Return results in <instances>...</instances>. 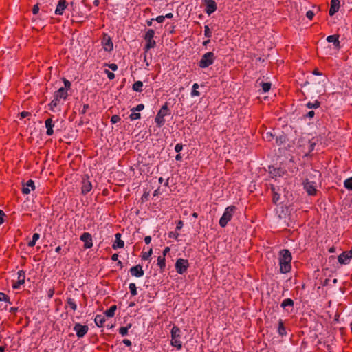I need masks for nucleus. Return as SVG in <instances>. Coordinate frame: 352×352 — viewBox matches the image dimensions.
Here are the masks:
<instances>
[{"label": "nucleus", "mask_w": 352, "mask_h": 352, "mask_svg": "<svg viewBox=\"0 0 352 352\" xmlns=\"http://www.w3.org/2000/svg\"><path fill=\"white\" fill-rule=\"evenodd\" d=\"M5 216L4 212L0 210V225L3 223V217Z\"/></svg>", "instance_id": "e2e57ef3"}, {"label": "nucleus", "mask_w": 352, "mask_h": 352, "mask_svg": "<svg viewBox=\"0 0 352 352\" xmlns=\"http://www.w3.org/2000/svg\"><path fill=\"white\" fill-rule=\"evenodd\" d=\"M204 35L207 38H210L212 36V31L210 30L208 25L204 26Z\"/></svg>", "instance_id": "c03bdc74"}, {"label": "nucleus", "mask_w": 352, "mask_h": 352, "mask_svg": "<svg viewBox=\"0 0 352 352\" xmlns=\"http://www.w3.org/2000/svg\"><path fill=\"white\" fill-rule=\"evenodd\" d=\"M38 11H39L38 6V5L34 6L33 9H32L33 14H36L38 12Z\"/></svg>", "instance_id": "680f3d73"}, {"label": "nucleus", "mask_w": 352, "mask_h": 352, "mask_svg": "<svg viewBox=\"0 0 352 352\" xmlns=\"http://www.w3.org/2000/svg\"><path fill=\"white\" fill-rule=\"evenodd\" d=\"M157 265L160 269H164L166 266V259L164 256H159L157 257Z\"/></svg>", "instance_id": "7c9ffc66"}, {"label": "nucleus", "mask_w": 352, "mask_h": 352, "mask_svg": "<svg viewBox=\"0 0 352 352\" xmlns=\"http://www.w3.org/2000/svg\"><path fill=\"white\" fill-rule=\"evenodd\" d=\"M63 82L65 85L63 88H65L66 90L68 91L71 87V82L65 78L63 79Z\"/></svg>", "instance_id": "3c124183"}, {"label": "nucleus", "mask_w": 352, "mask_h": 352, "mask_svg": "<svg viewBox=\"0 0 352 352\" xmlns=\"http://www.w3.org/2000/svg\"><path fill=\"white\" fill-rule=\"evenodd\" d=\"M130 273L133 276L142 277L144 276V270L140 265H137L130 269Z\"/></svg>", "instance_id": "f3484780"}, {"label": "nucleus", "mask_w": 352, "mask_h": 352, "mask_svg": "<svg viewBox=\"0 0 352 352\" xmlns=\"http://www.w3.org/2000/svg\"><path fill=\"white\" fill-rule=\"evenodd\" d=\"M94 322L98 327H101L103 326L105 322V318L102 315H96L94 319Z\"/></svg>", "instance_id": "bb28decb"}, {"label": "nucleus", "mask_w": 352, "mask_h": 352, "mask_svg": "<svg viewBox=\"0 0 352 352\" xmlns=\"http://www.w3.org/2000/svg\"><path fill=\"white\" fill-rule=\"evenodd\" d=\"M88 327L86 325H82L80 324H75L74 330L76 333V336L78 338H82L88 331Z\"/></svg>", "instance_id": "f8f14e48"}, {"label": "nucleus", "mask_w": 352, "mask_h": 352, "mask_svg": "<svg viewBox=\"0 0 352 352\" xmlns=\"http://www.w3.org/2000/svg\"><path fill=\"white\" fill-rule=\"evenodd\" d=\"M67 7V2L65 0H60L58 3L55 10V14L57 15H62Z\"/></svg>", "instance_id": "aec40b11"}, {"label": "nucleus", "mask_w": 352, "mask_h": 352, "mask_svg": "<svg viewBox=\"0 0 352 352\" xmlns=\"http://www.w3.org/2000/svg\"><path fill=\"white\" fill-rule=\"evenodd\" d=\"M183 226H184V223H183L182 221H179L177 223L176 229L179 230L182 228Z\"/></svg>", "instance_id": "bf43d9fd"}, {"label": "nucleus", "mask_w": 352, "mask_h": 352, "mask_svg": "<svg viewBox=\"0 0 352 352\" xmlns=\"http://www.w3.org/2000/svg\"><path fill=\"white\" fill-rule=\"evenodd\" d=\"M123 343L127 346H131V342L128 339H124Z\"/></svg>", "instance_id": "338daca9"}, {"label": "nucleus", "mask_w": 352, "mask_h": 352, "mask_svg": "<svg viewBox=\"0 0 352 352\" xmlns=\"http://www.w3.org/2000/svg\"><path fill=\"white\" fill-rule=\"evenodd\" d=\"M170 249L169 247H166L164 250H163V255L162 256H166V255L170 252Z\"/></svg>", "instance_id": "0e129e2a"}, {"label": "nucleus", "mask_w": 352, "mask_h": 352, "mask_svg": "<svg viewBox=\"0 0 352 352\" xmlns=\"http://www.w3.org/2000/svg\"><path fill=\"white\" fill-rule=\"evenodd\" d=\"M132 111V113L129 116V118L131 120H138L140 118L141 116H140V113L135 111Z\"/></svg>", "instance_id": "a19ab883"}, {"label": "nucleus", "mask_w": 352, "mask_h": 352, "mask_svg": "<svg viewBox=\"0 0 352 352\" xmlns=\"http://www.w3.org/2000/svg\"><path fill=\"white\" fill-rule=\"evenodd\" d=\"M143 82L142 81H135L133 85V89L138 92L142 91Z\"/></svg>", "instance_id": "c85d7f7f"}, {"label": "nucleus", "mask_w": 352, "mask_h": 352, "mask_svg": "<svg viewBox=\"0 0 352 352\" xmlns=\"http://www.w3.org/2000/svg\"><path fill=\"white\" fill-rule=\"evenodd\" d=\"M344 186L350 190H352V177L344 180Z\"/></svg>", "instance_id": "c9c22d12"}, {"label": "nucleus", "mask_w": 352, "mask_h": 352, "mask_svg": "<svg viewBox=\"0 0 352 352\" xmlns=\"http://www.w3.org/2000/svg\"><path fill=\"white\" fill-rule=\"evenodd\" d=\"M144 242L146 244H149L151 242V237L150 236H147L144 238Z\"/></svg>", "instance_id": "69168bd1"}, {"label": "nucleus", "mask_w": 352, "mask_h": 352, "mask_svg": "<svg viewBox=\"0 0 352 352\" xmlns=\"http://www.w3.org/2000/svg\"><path fill=\"white\" fill-rule=\"evenodd\" d=\"M152 249L151 248L147 252H144L142 256V259L148 260L152 254Z\"/></svg>", "instance_id": "09e8293b"}, {"label": "nucleus", "mask_w": 352, "mask_h": 352, "mask_svg": "<svg viewBox=\"0 0 352 352\" xmlns=\"http://www.w3.org/2000/svg\"><path fill=\"white\" fill-rule=\"evenodd\" d=\"M92 189V184L89 180L88 177H84L82 179L81 190L82 194H87Z\"/></svg>", "instance_id": "dca6fc26"}, {"label": "nucleus", "mask_w": 352, "mask_h": 352, "mask_svg": "<svg viewBox=\"0 0 352 352\" xmlns=\"http://www.w3.org/2000/svg\"><path fill=\"white\" fill-rule=\"evenodd\" d=\"M261 86L262 87L263 91L266 93L270 91L271 89V83L270 82H261Z\"/></svg>", "instance_id": "4c0bfd02"}, {"label": "nucleus", "mask_w": 352, "mask_h": 352, "mask_svg": "<svg viewBox=\"0 0 352 352\" xmlns=\"http://www.w3.org/2000/svg\"><path fill=\"white\" fill-rule=\"evenodd\" d=\"M117 307L116 305H112L109 309H107L104 314L107 317H113L115 315V311L116 310Z\"/></svg>", "instance_id": "c756f323"}, {"label": "nucleus", "mask_w": 352, "mask_h": 352, "mask_svg": "<svg viewBox=\"0 0 352 352\" xmlns=\"http://www.w3.org/2000/svg\"><path fill=\"white\" fill-rule=\"evenodd\" d=\"M303 186L308 195H314L316 194L318 184L316 182L311 180V177L307 178L303 182Z\"/></svg>", "instance_id": "0eeeda50"}, {"label": "nucleus", "mask_w": 352, "mask_h": 352, "mask_svg": "<svg viewBox=\"0 0 352 352\" xmlns=\"http://www.w3.org/2000/svg\"><path fill=\"white\" fill-rule=\"evenodd\" d=\"M167 111H168V107L165 104L161 108V109L157 113V114L155 118V122H156L157 125L159 127H161L164 124V123H165L164 117L167 115Z\"/></svg>", "instance_id": "1a4fd4ad"}, {"label": "nucleus", "mask_w": 352, "mask_h": 352, "mask_svg": "<svg viewBox=\"0 0 352 352\" xmlns=\"http://www.w3.org/2000/svg\"><path fill=\"white\" fill-rule=\"evenodd\" d=\"M67 304L73 311H75L77 309V305L73 299L69 298L67 300Z\"/></svg>", "instance_id": "79ce46f5"}, {"label": "nucleus", "mask_w": 352, "mask_h": 352, "mask_svg": "<svg viewBox=\"0 0 352 352\" xmlns=\"http://www.w3.org/2000/svg\"><path fill=\"white\" fill-rule=\"evenodd\" d=\"M107 66L112 71H116L118 69V65L116 63L107 64Z\"/></svg>", "instance_id": "603ef678"}, {"label": "nucleus", "mask_w": 352, "mask_h": 352, "mask_svg": "<svg viewBox=\"0 0 352 352\" xmlns=\"http://www.w3.org/2000/svg\"><path fill=\"white\" fill-rule=\"evenodd\" d=\"M80 239L84 243L85 249L91 248L93 246L92 236L89 232H84L80 236Z\"/></svg>", "instance_id": "9d476101"}, {"label": "nucleus", "mask_w": 352, "mask_h": 352, "mask_svg": "<svg viewBox=\"0 0 352 352\" xmlns=\"http://www.w3.org/2000/svg\"><path fill=\"white\" fill-rule=\"evenodd\" d=\"M120 118L117 116V115H114L111 117V122L113 123V124H116L118 123V122H120Z\"/></svg>", "instance_id": "8fccbe9b"}, {"label": "nucleus", "mask_w": 352, "mask_h": 352, "mask_svg": "<svg viewBox=\"0 0 352 352\" xmlns=\"http://www.w3.org/2000/svg\"><path fill=\"white\" fill-rule=\"evenodd\" d=\"M116 240L112 245L113 249L122 248L124 245V243L122 240H121V234L120 233H117L115 235Z\"/></svg>", "instance_id": "5701e85b"}, {"label": "nucleus", "mask_w": 352, "mask_h": 352, "mask_svg": "<svg viewBox=\"0 0 352 352\" xmlns=\"http://www.w3.org/2000/svg\"><path fill=\"white\" fill-rule=\"evenodd\" d=\"M131 324H129L128 326H126V327H121L119 329L120 334H121L122 336H126L128 333V331L131 328Z\"/></svg>", "instance_id": "e433bc0d"}, {"label": "nucleus", "mask_w": 352, "mask_h": 352, "mask_svg": "<svg viewBox=\"0 0 352 352\" xmlns=\"http://www.w3.org/2000/svg\"><path fill=\"white\" fill-rule=\"evenodd\" d=\"M327 41L329 43H332L333 44V45L335 46V47H336V48L340 47V41H339L338 35H330V36H327Z\"/></svg>", "instance_id": "a878e982"}, {"label": "nucleus", "mask_w": 352, "mask_h": 352, "mask_svg": "<svg viewBox=\"0 0 352 352\" xmlns=\"http://www.w3.org/2000/svg\"><path fill=\"white\" fill-rule=\"evenodd\" d=\"M144 109V105L143 104H139L135 107L133 108L131 111H135L137 112L141 111Z\"/></svg>", "instance_id": "de8ad7c7"}, {"label": "nucleus", "mask_w": 352, "mask_h": 352, "mask_svg": "<svg viewBox=\"0 0 352 352\" xmlns=\"http://www.w3.org/2000/svg\"><path fill=\"white\" fill-rule=\"evenodd\" d=\"M34 183L32 179L28 180L23 186L22 192L23 194H29L32 190H34Z\"/></svg>", "instance_id": "6ab92c4d"}, {"label": "nucleus", "mask_w": 352, "mask_h": 352, "mask_svg": "<svg viewBox=\"0 0 352 352\" xmlns=\"http://www.w3.org/2000/svg\"><path fill=\"white\" fill-rule=\"evenodd\" d=\"M216 59V56L212 52H208L202 55L199 66L202 69H205L212 65Z\"/></svg>", "instance_id": "20e7f679"}, {"label": "nucleus", "mask_w": 352, "mask_h": 352, "mask_svg": "<svg viewBox=\"0 0 352 352\" xmlns=\"http://www.w3.org/2000/svg\"><path fill=\"white\" fill-rule=\"evenodd\" d=\"M56 98L65 100L68 96V91L65 88H59L54 94Z\"/></svg>", "instance_id": "b1692460"}, {"label": "nucleus", "mask_w": 352, "mask_h": 352, "mask_svg": "<svg viewBox=\"0 0 352 352\" xmlns=\"http://www.w3.org/2000/svg\"><path fill=\"white\" fill-rule=\"evenodd\" d=\"M183 149V145L182 144H177L175 146V151L177 153H179Z\"/></svg>", "instance_id": "864d4df0"}, {"label": "nucleus", "mask_w": 352, "mask_h": 352, "mask_svg": "<svg viewBox=\"0 0 352 352\" xmlns=\"http://www.w3.org/2000/svg\"><path fill=\"white\" fill-rule=\"evenodd\" d=\"M154 35L155 31L153 29H149L146 31L144 36V38L146 41V44L144 48L145 53H147L150 49L154 48L155 47L156 42L153 40Z\"/></svg>", "instance_id": "423d86ee"}, {"label": "nucleus", "mask_w": 352, "mask_h": 352, "mask_svg": "<svg viewBox=\"0 0 352 352\" xmlns=\"http://www.w3.org/2000/svg\"><path fill=\"white\" fill-rule=\"evenodd\" d=\"M199 88V85L197 83H194L192 85V89L191 91V96H199L200 95L199 92L197 91V89Z\"/></svg>", "instance_id": "f704fd0d"}, {"label": "nucleus", "mask_w": 352, "mask_h": 352, "mask_svg": "<svg viewBox=\"0 0 352 352\" xmlns=\"http://www.w3.org/2000/svg\"><path fill=\"white\" fill-rule=\"evenodd\" d=\"M278 332L280 336L286 335V329L281 320H280L278 322Z\"/></svg>", "instance_id": "473e14b6"}, {"label": "nucleus", "mask_w": 352, "mask_h": 352, "mask_svg": "<svg viewBox=\"0 0 352 352\" xmlns=\"http://www.w3.org/2000/svg\"><path fill=\"white\" fill-rule=\"evenodd\" d=\"M104 72L107 76V78L109 80H113L115 78V74L113 72H110L109 70L105 69Z\"/></svg>", "instance_id": "49530a36"}, {"label": "nucleus", "mask_w": 352, "mask_h": 352, "mask_svg": "<svg viewBox=\"0 0 352 352\" xmlns=\"http://www.w3.org/2000/svg\"><path fill=\"white\" fill-rule=\"evenodd\" d=\"M176 272L179 274H184L189 267V263L187 259L179 258L175 264Z\"/></svg>", "instance_id": "6e6552de"}, {"label": "nucleus", "mask_w": 352, "mask_h": 352, "mask_svg": "<svg viewBox=\"0 0 352 352\" xmlns=\"http://www.w3.org/2000/svg\"><path fill=\"white\" fill-rule=\"evenodd\" d=\"M270 173L272 177H277L283 176L285 174L284 170L281 168L270 167Z\"/></svg>", "instance_id": "412c9836"}, {"label": "nucleus", "mask_w": 352, "mask_h": 352, "mask_svg": "<svg viewBox=\"0 0 352 352\" xmlns=\"http://www.w3.org/2000/svg\"><path fill=\"white\" fill-rule=\"evenodd\" d=\"M314 16V12H313V11H311V10H309V11H307V13H306V16H307L309 19H310V20H311V19H313Z\"/></svg>", "instance_id": "5fc2aeb1"}, {"label": "nucleus", "mask_w": 352, "mask_h": 352, "mask_svg": "<svg viewBox=\"0 0 352 352\" xmlns=\"http://www.w3.org/2000/svg\"><path fill=\"white\" fill-rule=\"evenodd\" d=\"M352 255L349 252H344L338 257V262L342 265H347L350 263Z\"/></svg>", "instance_id": "ddd939ff"}, {"label": "nucleus", "mask_w": 352, "mask_h": 352, "mask_svg": "<svg viewBox=\"0 0 352 352\" xmlns=\"http://www.w3.org/2000/svg\"><path fill=\"white\" fill-rule=\"evenodd\" d=\"M61 100L54 96V99L50 103V109L53 112H58L60 111Z\"/></svg>", "instance_id": "4468645a"}, {"label": "nucleus", "mask_w": 352, "mask_h": 352, "mask_svg": "<svg viewBox=\"0 0 352 352\" xmlns=\"http://www.w3.org/2000/svg\"><path fill=\"white\" fill-rule=\"evenodd\" d=\"M235 209L236 208L234 206H228L225 209V211L219 220V225L221 227L224 228L227 226L228 223L231 220Z\"/></svg>", "instance_id": "39448f33"}, {"label": "nucleus", "mask_w": 352, "mask_h": 352, "mask_svg": "<svg viewBox=\"0 0 352 352\" xmlns=\"http://www.w3.org/2000/svg\"><path fill=\"white\" fill-rule=\"evenodd\" d=\"M179 235V233L175 232H171L169 233V237L175 239H177L178 238Z\"/></svg>", "instance_id": "6e6d98bb"}, {"label": "nucleus", "mask_w": 352, "mask_h": 352, "mask_svg": "<svg viewBox=\"0 0 352 352\" xmlns=\"http://www.w3.org/2000/svg\"><path fill=\"white\" fill-rule=\"evenodd\" d=\"M45 126L47 129L46 134L51 136L54 134V122L52 118H48L45 122Z\"/></svg>", "instance_id": "a211bd4d"}, {"label": "nucleus", "mask_w": 352, "mask_h": 352, "mask_svg": "<svg viewBox=\"0 0 352 352\" xmlns=\"http://www.w3.org/2000/svg\"><path fill=\"white\" fill-rule=\"evenodd\" d=\"M165 19L164 16H157L155 20L158 23H163Z\"/></svg>", "instance_id": "4d7b16f0"}, {"label": "nucleus", "mask_w": 352, "mask_h": 352, "mask_svg": "<svg viewBox=\"0 0 352 352\" xmlns=\"http://www.w3.org/2000/svg\"><path fill=\"white\" fill-rule=\"evenodd\" d=\"M314 115H315L314 111H309V112L306 114L305 117H306V118H312L314 116Z\"/></svg>", "instance_id": "052dcab7"}, {"label": "nucleus", "mask_w": 352, "mask_h": 352, "mask_svg": "<svg viewBox=\"0 0 352 352\" xmlns=\"http://www.w3.org/2000/svg\"><path fill=\"white\" fill-rule=\"evenodd\" d=\"M276 144L277 145H281L283 143H284L286 140V136L284 135H280L279 136H276L275 138Z\"/></svg>", "instance_id": "72a5a7b5"}, {"label": "nucleus", "mask_w": 352, "mask_h": 352, "mask_svg": "<svg viewBox=\"0 0 352 352\" xmlns=\"http://www.w3.org/2000/svg\"><path fill=\"white\" fill-rule=\"evenodd\" d=\"M280 306L283 309H285L287 307H293L294 306V301L291 298H285L281 302Z\"/></svg>", "instance_id": "cd10ccee"}, {"label": "nucleus", "mask_w": 352, "mask_h": 352, "mask_svg": "<svg viewBox=\"0 0 352 352\" xmlns=\"http://www.w3.org/2000/svg\"><path fill=\"white\" fill-rule=\"evenodd\" d=\"M40 235L38 233H34L32 236V239L28 242V246L33 247L35 245L36 241L39 239Z\"/></svg>", "instance_id": "2f4dec72"}, {"label": "nucleus", "mask_w": 352, "mask_h": 352, "mask_svg": "<svg viewBox=\"0 0 352 352\" xmlns=\"http://www.w3.org/2000/svg\"><path fill=\"white\" fill-rule=\"evenodd\" d=\"M280 199V196L277 193H274V197H273V201L274 204H276Z\"/></svg>", "instance_id": "13d9d810"}, {"label": "nucleus", "mask_w": 352, "mask_h": 352, "mask_svg": "<svg viewBox=\"0 0 352 352\" xmlns=\"http://www.w3.org/2000/svg\"><path fill=\"white\" fill-rule=\"evenodd\" d=\"M292 255L288 250H282L279 253L280 271L283 274L289 272L291 269Z\"/></svg>", "instance_id": "f257e3e1"}, {"label": "nucleus", "mask_w": 352, "mask_h": 352, "mask_svg": "<svg viewBox=\"0 0 352 352\" xmlns=\"http://www.w3.org/2000/svg\"><path fill=\"white\" fill-rule=\"evenodd\" d=\"M88 108H89V105L88 104H84L83 107H82V113H85V112L87 111Z\"/></svg>", "instance_id": "774afa93"}, {"label": "nucleus", "mask_w": 352, "mask_h": 352, "mask_svg": "<svg viewBox=\"0 0 352 352\" xmlns=\"http://www.w3.org/2000/svg\"><path fill=\"white\" fill-rule=\"evenodd\" d=\"M263 138L266 140V141H268V142H271L274 140V135H273V133L272 132H267Z\"/></svg>", "instance_id": "37998d69"}, {"label": "nucleus", "mask_w": 352, "mask_h": 352, "mask_svg": "<svg viewBox=\"0 0 352 352\" xmlns=\"http://www.w3.org/2000/svg\"><path fill=\"white\" fill-rule=\"evenodd\" d=\"M306 106L309 109H317L320 107V102L318 100H315L314 102H309Z\"/></svg>", "instance_id": "58836bf2"}, {"label": "nucleus", "mask_w": 352, "mask_h": 352, "mask_svg": "<svg viewBox=\"0 0 352 352\" xmlns=\"http://www.w3.org/2000/svg\"><path fill=\"white\" fill-rule=\"evenodd\" d=\"M170 345L180 350L182 348V342L181 341L182 331L177 326H173L170 331Z\"/></svg>", "instance_id": "7ed1b4c3"}, {"label": "nucleus", "mask_w": 352, "mask_h": 352, "mask_svg": "<svg viewBox=\"0 0 352 352\" xmlns=\"http://www.w3.org/2000/svg\"><path fill=\"white\" fill-rule=\"evenodd\" d=\"M1 301L8 302L11 304L9 297L3 292H0V302Z\"/></svg>", "instance_id": "a18cd8bd"}, {"label": "nucleus", "mask_w": 352, "mask_h": 352, "mask_svg": "<svg viewBox=\"0 0 352 352\" xmlns=\"http://www.w3.org/2000/svg\"><path fill=\"white\" fill-rule=\"evenodd\" d=\"M103 48L105 51H111L113 48V43L109 37L104 38L102 41Z\"/></svg>", "instance_id": "393cba45"}, {"label": "nucleus", "mask_w": 352, "mask_h": 352, "mask_svg": "<svg viewBox=\"0 0 352 352\" xmlns=\"http://www.w3.org/2000/svg\"><path fill=\"white\" fill-rule=\"evenodd\" d=\"M340 8V1L339 0H331V8L329 10V15L333 16L336 14Z\"/></svg>", "instance_id": "4be33fe9"}, {"label": "nucleus", "mask_w": 352, "mask_h": 352, "mask_svg": "<svg viewBox=\"0 0 352 352\" xmlns=\"http://www.w3.org/2000/svg\"><path fill=\"white\" fill-rule=\"evenodd\" d=\"M327 82V79L325 76L321 77L320 80L318 81H314L311 84L306 82L303 87L309 85L308 89L311 92L312 97H314V94H316L318 95H322L326 91V83Z\"/></svg>", "instance_id": "f03ea898"}, {"label": "nucleus", "mask_w": 352, "mask_h": 352, "mask_svg": "<svg viewBox=\"0 0 352 352\" xmlns=\"http://www.w3.org/2000/svg\"><path fill=\"white\" fill-rule=\"evenodd\" d=\"M206 8L205 12L207 14L210 15L211 14L214 13L217 10V4L214 0H203Z\"/></svg>", "instance_id": "9b49d317"}, {"label": "nucleus", "mask_w": 352, "mask_h": 352, "mask_svg": "<svg viewBox=\"0 0 352 352\" xmlns=\"http://www.w3.org/2000/svg\"><path fill=\"white\" fill-rule=\"evenodd\" d=\"M129 289L132 296L137 295V287L135 283H131L129 285Z\"/></svg>", "instance_id": "ea45409f"}, {"label": "nucleus", "mask_w": 352, "mask_h": 352, "mask_svg": "<svg viewBox=\"0 0 352 352\" xmlns=\"http://www.w3.org/2000/svg\"><path fill=\"white\" fill-rule=\"evenodd\" d=\"M18 280L15 283L12 284V288L14 289H17L20 287L21 285H23L25 283V272L23 271H19L18 272Z\"/></svg>", "instance_id": "2eb2a0df"}]
</instances>
